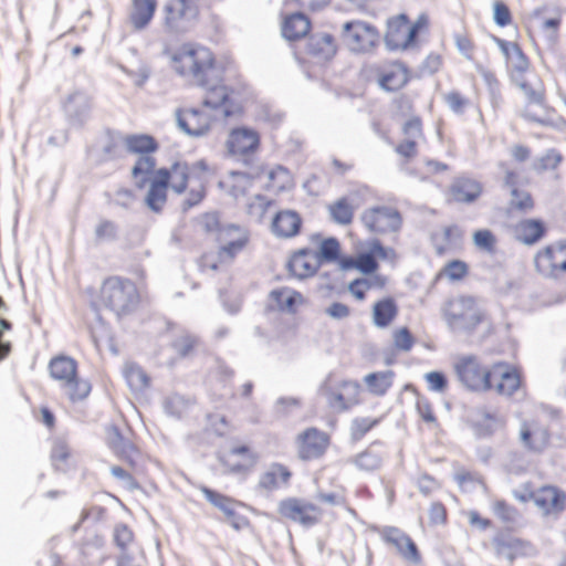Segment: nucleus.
Returning <instances> with one entry per match:
<instances>
[{"label":"nucleus","mask_w":566,"mask_h":566,"mask_svg":"<svg viewBox=\"0 0 566 566\" xmlns=\"http://www.w3.org/2000/svg\"><path fill=\"white\" fill-rule=\"evenodd\" d=\"M321 265L322 262L317 252L304 248L293 252L287 263V270L293 277L305 280L314 276Z\"/></svg>","instance_id":"26"},{"label":"nucleus","mask_w":566,"mask_h":566,"mask_svg":"<svg viewBox=\"0 0 566 566\" xmlns=\"http://www.w3.org/2000/svg\"><path fill=\"white\" fill-rule=\"evenodd\" d=\"M373 285L384 289L387 285V279L381 275H377L373 281L365 277L355 279L348 284V292L356 301L363 302Z\"/></svg>","instance_id":"47"},{"label":"nucleus","mask_w":566,"mask_h":566,"mask_svg":"<svg viewBox=\"0 0 566 566\" xmlns=\"http://www.w3.org/2000/svg\"><path fill=\"white\" fill-rule=\"evenodd\" d=\"M373 72L376 83L386 92H399L413 80L412 70L401 60L384 61Z\"/></svg>","instance_id":"14"},{"label":"nucleus","mask_w":566,"mask_h":566,"mask_svg":"<svg viewBox=\"0 0 566 566\" xmlns=\"http://www.w3.org/2000/svg\"><path fill=\"white\" fill-rule=\"evenodd\" d=\"M494 543L496 546V549L500 553H503L509 549H517L523 546V541L512 536L509 532H501L499 533L495 538Z\"/></svg>","instance_id":"59"},{"label":"nucleus","mask_w":566,"mask_h":566,"mask_svg":"<svg viewBox=\"0 0 566 566\" xmlns=\"http://www.w3.org/2000/svg\"><path fill=\"white\" fill-rule=\"evenodd\" d=\"M156 164L154 157H140L132 168L135 187L137 189L148 187L145 203L150 210L155 212L163 210L167 203L169 190L177 195L187 193L185 203L188 207L202 201L213 174L212 168L205 160L188 163L178 159L170 166L158 169Z\"/></svg>","instance_id":"1"},{"label":"nucleus","mask_w":566,"mask_h":566,"mask_svg":"<svg viewBox=\"0 0 566 566\" xmlns=\"http://www.w3.org/2000/svg\"><path fill=\"white\" fill-rule=\"evenodd\" d=\"M65 396L67 399L75 403L86 399L91 391L92 385L87 379L81 378L78 374L62 385Z\"/></svg>","instance_id":"46"},{"label":"nucleus","mask_w":566,"mask_h":566,"mask_svg":"<svg viewBox=\"0 0 566 566\" xmlns=\"http://www.w3.org/2000/svg\"><path fill=\"white\" fill-rule=\"evenodd\" d=\"M424 139L423 120L419 115L406 118L400 125V135L394 149L405 161H410L419 154V144Z\"/></svg>","instance_id":"15"},{"label":"nucleus","mask_w":566,"mask_h":566,"mask_svg":"<svg viewBox=\"0 0 566 566\" xmlns=\"http://www.w3.org/2000/svg\"><path fill=\"white\" fill-rule=\"evenodd\" d=\"M327 405L335 411L344 412L361 402L363 389L358 380L331 371L319 387Z\"/></svg>","instance_id":"9"},{"label":"nucleus","mask_w":566,"mask_h":566,"mask_svg":"<svg viewBox=\"0 0 566 566\" xmlns=\"http://www.w3.org/2000/svg\"><path fill=\"white\" fill-rule=\"evenodd\" d=\"M303 220L301 216L293 210H281L272 220L273 233L283 239L296 237L302 229Z\"/></svg>","instance_id":"33"},{"label":"nucleus","mask_w":566,"mask_h":566,"mask_svg":"<svg viewBox=\"0 0 566 566\" xmlns=\"http://www.w3.org/2000/svg\"><path fill=\"white\" fill-rule=\"evenodd\" d=\"M342 247L336 238L324 239L319 244V260L327 262H336L339 260Z\"/></svg>","instance_id":"54"},{"label":"nucleus","mask_w":566,"mask_h":566,"mask_svg":"<svg viewBox=\"0 0 566 566\" xmlns=\"http://www.w3.org/2000/svg\"><path fill=\"white\" fill-rule=\"evenodd\" d=\"M448 523V509L440 501L432 502L427 511L426 518L420 520V526L424 528H434L444 526Z\"/></svg>","instance_id":"49"},{"label":"nucleus","mask_w":566,"mask_h":566,"mask_svg":"<svg viewBox=\"0 0 566 566\" xmlns=\"http://www.w3.org/2000/svg\"><path fill=\"white\" fill-rule=\"evenodd\" d=\"M201 492L207 499V501H209L211 504L220 509L223 513L229 511L231 506H241L240 502L209 488H202Z\"/></svg>","instance_id":"55"},{"label":"nucleus","mask_w":566,"mask_h":566,"mask_svg":"<svg viewBox=\"0 0 566 566\" xmlns=\"http://www.w3.org/2000/svg\"><path fill=\"white\" fill-rule=\"evenodd\" d=\"M396 374L394 370L369 373L364 377L367 391L377 397L386 396L394 386Z\"/></svg>","instance_id":"41"},{"label":"nucleus","mask_w":566,"mask_h":566,"mask_svg":"<svg viewBox=\"0 0 566 566\" xmlns=\"http://www.w3.org/2000/svg\"><path fill=\"white\" fill-rule=\"evenodd\" d=\"M157 0H132L129 22L135 30L149 25L157 11Z\"/></svg>","instance_id":"38"},{"label":"nucleus","mask_w":566,"mask_h":566,"mask_svg":"<svg viewBox=\"0 0 566 566\" xmlns=\"http://www.w3.org/2000/svg\"><path fill=\"white\" fill-rule=\"evenodd\" d=\"M269 302L274 310L291 315L297 314L308 303L303 293L290 286L272 290L269 294Z\"/></svg>","instance_id":"27"},{"label":"nucleus","mask_w":566,"mask_h":566,"mask_svg":"<svg viewBox=\"0 0 566 566\" xmlns=\"http://www.w3.org/2000/svg\"><path fill=\"white\" fill-rule=\"evenodd\" d=\"M392 343L395 349L399 352H409L416 339L408 327H399L392 332Z\"/></svg>","instance_id":"57"},{"label":"nucleus","mask_w":566,"mask_h":566,"mask_svg":"<svg viewBox=\"0 0 566 566\" xmlns=\"http://www.w3.org/2000/svg\"><path fill=\"white\" fill-rule=\"evenodd\" d=\"M536 270L548 277L558 280L556 290L566 298V243L554 242L541 249L534 259Z\"/></svg>","instance_id":"10"},{"label":"nucleus","mask_w":566,"mask_h":566,"mask_svg":"<svg viewBox=\"0 0 566 566\" xmlns=\"http://www.w3.org/2000/svg\"><path fill=\"white\" fill-rule=\"evenodd\" d=\"M493 21L499 28H507L514 23L513 12L503 0H495L492 6Z\"/></svg>","instance_id":"53"},{"label":"nucleus","mask_w":566,"mask_h":566,"mask_svg":"<svg viewBox=\"0 0 566 566\" xmlns=\"http://www.w3.org/2000/svg\"><path fill=\"white\" fill-rule=\"evenodd\" d=\"M311 28V20L304 13H292L283 19L282 34L285 39L295 41L307 35Z\"/></svg>","instance_id":"40"},{"label":"nucleus","mask_w":566,"mask_h":566,"mask_svg":"<svg viewBox=\"0 0 566 566\" xmlns=\"http://www.w3.org/2000/svg\"><path fill=\"white\" fill-rule=\"evenodd\" d=\"M292 476L293 472L287 465L273 462L260 474L258 486L263 491H275L289 486Z\"/></svg>","instance_id":"30"},{"label":"nucleus","mask_w":566,"mask_h":566,"mask_svg":"<svg viewBox=\"0 0 566 566\" xmlns=\"http://www.w3.org/2000/svg\"><path fill=\"white\" fill-rule=\"evenodd\" d=\"M382 420V417L380 418H368V417H361V418H355L350 426V436L354 440H360L363 439L370 430H373L375 427H377Z\"/></svg>","instance_id":"51"},{"label":"nucleus","mask_w":566,"mask_h":566,"mask_svg":"<svg viewBox=\"0 0 566 566\" xmlns=\"http://www.w3.org/2000/svg\"><path fill=\"white\" fill-rule=\"evenodd\" d=\"M399 314V306L392 296L377 300L371 307L373 323L379 328L390 326Z\"/></svg>","instance_id":"35"},{"label":"nucleus","mask_w":566,"mask_h":566,"mask_svg":"<svg viewBox=\"0 0 566 566\" xmlns=\"http://www.w3.org/2000/svg\"><path fill=\"white\" fill-rule=\"evenodd\" d=\"M452 368L461 386L475 394L510 398L524 385L523 374L515 365L505 360L489 363L476 354L459 355Z\"/></svg>","instance_id":"2"},{"label":"nucleus","mask_w":566,"mask_h":566,"mask_svg":"<svg viewBox=\"0 0 566 566\" xmlns=\"http://www.w3.org/2000/svg\"><path fill=\"white\" fill-rule=\"evenodd\" d=\"M360 221L368 232L379 235L398 232L402 227L399 210L387 205L365 209L360 214Z\"/></svg>","instance_id":"12"},{"label":"nucleus","mask_w":566,"mask_h":566,"mask_svg":"<svg viewBox=\"0 0 566 566\" xmlns=\"http://www.w3.org/2000/svg\"><path fill=\"white\" fill-rule=\"evenodd\" d=\"M109 448L113 453L123 462H125L130 469L136 468L135 457L139 453L136 446L129 440H125L117 436L115 439L109 441Z\"/></svg>","instance_id":"45"},{"label":"nucleus","mask_w":566,"mask_h":566,"mask_svg":"<svg viewBox=\"0 0 566 566\" xmlns=\"http://www.w3.org/2000/svg\"><path fill=\"white\" fill-rule=\"evenodd\" d=\"M392 105H394L395 114L400 118H405L407 116L410 117L412 115H416L413 101L406 95H401L398 98H396L394 101Z\"/></svg>","instance_id":"62"},{"label":"nucleus","mask_w":566,"mask_h":566,"mask_svg":"<svg viewBox=\"0 0 566 566\" xmlns=\"http://www.w3.org/2000/svg\"><path fill=\"white\" fill-rule=\"evenodd\" d=\"M547 232L545 222L541 219H523L515 226L516 239L527 245L539 242Z\"/></svg>","instance_id":"37"},{"label":"nucleus","mask_w":566,"mask_h":566,"mask_svg":"<svg viewBox=\"0 0 566 566\" xmlns=\"http://www.w3.org/2000/svg\"><path fill=\"white\" fill-rule=\"evenodd\" d=\"M382 458L379 453L373 451L371 449H367L355 458V464L361 470L373 471L378 469L381 465Z\"/></svg>","instance_id":"58"},{"label":"nucleus","mask_w":566,"mask_h":566,"mask_svg":"<svg viewBox=\"0 0 566 566\" xmlns=\"http://www.w3.org/2000/svg\"><path fill=\"white\" fill-rule=\"evenodd\" d=\"M280 518L310 528L323 518V510L314 502L298 496H287L277 503Z\"/></svg>","instance_id":"11"},{"label":"nucleus","mask_w":566,"mask_h":566,"mask_svg":"<svg viewBox=\"0 0 566 566\" xmlns=\"http://www.w3.org/2000/svg\"><path fill=\"white\" fill-rule=\"evenodd\" d=\"M493 41L504 56L509 78L533 70L530 57L518 42L507 41L499 36H493Z\"/></svg>","instance_id":"24"},{"label":"nucleus","mask_w":566,"mask_h":566,"mask_svg":"<svg viewBox=\"0 0 566 566\" xmlns=\"http://www.w3.org/2000/svg\"><path fill=\"white\" fill-rule=\"evenodd\" d=\"M124 377L133 391H144L150 385V378L137 364L130 363L125 366Z\"/></svg>","instance_id":"48"},{"label":"nucleus","mask_w":566,"mask_h":566,"mask_svg":"<svg viewBox=\"0 0 566 566\" xmlns=\"http://www.w3.org/2000/svg\"><path fill=\"white\" fill-rule=\"evenodd\" d=\"M462 238V231L458 226L444 227L440 234L434 237V251L443 256L450 252Z\"/></svg>","instance_id":"44"},{"label":"nucleus","mask_w":566,"mask_h":566,"mask_svg":"<svg viewBox=\"0 0 566 566\" xmlns=\"http://www.w3.org/2000/svg\"><path fill=\"white\" fill-rule=\"evenodd\" d=\"M343 40L349 50L367 53L379 45L380 33L375 25L357 20L344 25Z\"/></svg>","instance_id":"16"},{"label":"nucleus","mask_w":566,"mask_h":566,"mask_svg":"<svg viewBox=\"0 0 566 566\" xmlns=\"http://www.w3.org/2000/svg\"><path fill=\"white\" fill-rule=\"evenodd\" d=\"M470 275V265L468 262L453 259L448 261L436 274V281L446 280L450 283H459Z\"/></svg>","instance_id":"42"},{"label":"nucleus","mask_w":566,"mask_h":566,"mask_svg":"<svg viewBox=\"0 0 566 566\" xmlns=\"http://www.w3.org/2000/svg\"><path fill=\"white\" fill-rule=\"evenodd\" d=\"M296 453L302 461L321 459L331 446V436L315 427L300 432L295 438Z\"/></svg>","instance_id":"17"},{"label":"nucleus","mask_w":566,"mask_h":566,"mask_svg":"<svg viewBox=\"0 0 566 566\" xmlns=\"http://www.w3.org/2000/svg\"><path fill=\"white\" fill-rule=\"evenodd\" d=\"M71 451L69 446L63 441H55L52 451L51 460L55 467L61 468L70 459Z\"/></svg>","instance_id":"61"},{"label":"nucleus","mask_w":566,"mask_h":566,"mask_svg":"<svg viewBox=\"0 0 566 566\" xmlns=\"http://www.w3.org/2000/svg\"><path fill=\"white\" fill-rule=\"evenodd\" d=\"M123 144L126 150L140 157H154L153 155L158 151V140L149 134H128L123 137Z\"/></svg>","instance_id":"36"},{"label":"nucleus","mask_w":566,"mask_h":566,"mask_svg":"<svg viewBox=\"0 0 566 566\" xmlns=\"http://www.w3.org/2000/svg\"><path fill=\"white\" fill-rule=\"evenodd\" d=\"M200 228L206 240L216 245L214 251L201 255L200 264L203 269L218 270L230 264L250 243L247 229L222 223L216 213H206L201 218Z\"/></svg>","instance_id":"4"},{"label":"nucleus","mask_w":566,"mask_h":566,"mask_svg":"<svg viewBox=\"0 0 566 566\" xmlns=\"http://www.w3.org/2000/svg\"><path fill=\"white\" fill-rule=\"evenodd\" d=\"M416 409L421 420L429 427L437 429L440 427L433 405L426 397H419L416 402Z\"/></svg>","instance_id":"50"},{"label":"nucleus","mask_w":566,"mask_h":566,"mask_svg":"<svg viewBox=\"0 0 566 566\" xmlns=\"http://www.w3.org/2000/svg\"><path fill=\"white\" fill-rule=\"evenodd\" d=\"M444 316L448 324L468 334L474 333L482 324L488 325L486 335L494 333V326L486 313L482 310L479 301L472 295H460L448 302Z\"/></svg>","instance_id":"7"},{"label":"nucleus","mask_w":566,"mask_h":566,"mask_svg":"<svg viewBox=\"0 0 566 566\" xmlns=\"http://www.w3.org/2000/svg\"><path fill=\"white\" fill-rule=\"evenodd\" d=\"M483 192L482 184L468 176L457 178L449 188L451 200L461 203H472L480 198Z\"/></svg>","instance_id":"32"},{"label":"nucleus","mask_w":566,"mask_h":566,"mask_svg":"<svg viewBox=\"0 0 566 566\" xmlns=\"http://www.w3.org/2000/svg\"><path fill=\"white\" fill-rule=\"evenodd\" d=\"M518 499L532 501L545 517H558L566 511V491L555 484H543Z\"/></svg>","instance_id":"13"},{"label":"nucleus","mask_w":566,"mask_h":566,"mask_svg":"<svg viewBox=\"0 0 566 566\" xmlns=\"http://www.w3.org/2000/svg\"><path fill=\"white\" fill-rule=\"evenodd\" d=\"M443 64L444 61L442 54L431 52L423 60L421 69L424 73L433 75L442 70Z\"/></svg>","instance_id":"63"},{"label":"nucleus","mask_w":566,"mask_h":566,"mask_svg":"<svg viewBox=\"0 0 566 566\" xmlns=\"http://www.w3.org/2000/svg\"><path fill=\"white\" fill-rule=\"evenodd\" d=\"M144 287L128 277L107 276L101 284L97 298L92 303L95 311L106 308L123 317L137 310L142 303Z\"/></svg>","instance_id":"6"},{"label":"nucleus","mask_w":566,"mask_h":566,"mask_svg":"<svg viewBox=\"0 0 566 566\" xmlns=\"http://www.w3.org/2000/svg\"><path fill=\"white\" fill-rule=\"evenodd\" d=\"M504 185L510 191L506 208L509 214L525 216L533 212L536 207V200L533 193L521 185L517 171L507 170L504 176Z\"/></svg>","instance_id":"19"},{"label":"nucleus","mask_w":566,"mask_h":566,"mask_svg":"<svg viewBox=\"0 0 566 566\" xmlns=\"http://www.w3.org/2000/svg\"><path fill=\"white\" fill-rule=\"evenodd\" d=\"M385 541L394 546L405 559L412 563L420 562L421 555L416 543L408 534L399 528H389L385 534Z\"/></svg>","instance_id":"34"},{"label":"nucleus","mask_w":566,"mask_h":566,"mask_svg":"<svg viewBox=\"0 0 566 566\" xmlns=\"http://www.w3.org/2000/svg\"><path fill=\"white\" fill-rule=\"evenodd\" d=\"M520 439L528 451L542 453L552 446L553 436L545 421L533 418L521 424Z\"/></svg>","instance_id":"21"},{"label":"nucleus","mask_w":566,"mask_h":566,"mask_svg":"<svg viewBox=\"0 0 566 566\" xmlns=\"http://www.w3.org/2000/svg\"><path fill=\"white\" fill-rule=\"evenodd\" d=\"M261 166L264 168V172L259 180L262 181V186L265 190L273 193H281L295 187L294 177L287 168L281 165L271 168L263 165Z\"/></svg>","instance_id":"29"},{"label":"nucleus","mask_w":566,"mask_h":566,"mask_svg":"<svg viewBox=\"0 0 566 566\" xmlns=\"http://www.w3.org/2000/svg\"><path fill=\"white\" fill-rule=\"evenodd\" d=\"M198 17V4L188 0H168L163 7V23L170 30H186Z\"/></svg>","instance_id":"18"},{"label":"nucleus","mask_w":566,"mask_h":566,"mask_svg":"<svg viewBox=\"0 0 566 566\" xmlns=\"http://www.w3.org/2000/svg\"><path fill=\"white\" fill-rule=\"evenodd\" d=\"M171 69L181 77L208 90L222 85V66L213 51L197 42H184L168 51Z\"/></svg>","instance_id":"5"},{"label":"nucleus","mask_w":566,"mask_h":566,"mask_svg":"<svg viewBox=\"0 0 566 566\" xmlns=\"http://www.w3.org/2000/svg\"><path fill=\"white\" fill-rule=\"evenodd\" d=\"M260 146V134L255 129L248 127L233 128L226 142L229 155L245 163L259 150Z\"/></svg>","instance_id":"20"},{"label":"nucleus","mask_w":566,"mask_h":566,"mask_svg":"<svg viewBox=\"0 0 566 566\" xmlns=\"http://www.w3.org/2000/svg\"><path fill=\"white\" fill-rule=\"evenodd\" d=\"M511 82L522 91L528 105H544L546 88L543 78L533 69L510 77Z\"/></svg>","instance_id":"25"},{"label":"nucleus","mask_w":566,"mask_h":566,"mask_svg":"<svg viewBox=\"0 0 566 566\" xmlns=\"http://www.w3.org/2000/svg\"><path fill=\"white\" fill-rule=\"evenodd\" d=\"M264 172L262 166H251L248 171H231L222 186L233 196L245 193Z\"/></svg>","instance_id":"31"},{"label":"nucleus","mask_w":566,"mask_h":566,"mask_svg":"<svg viewBox=\"0 0 566 566\" xmlns=\"http://www.w3.org/2000/svg\"><path fill=\"white\" fill-rule=\"evenodd\" d=\"M201 492L207 499V501H209L211 504L220 509L223 513L229 511L231 506H241L240 502L209 488H202Z\"/></svg>","instance_id":"56"},{"label":"nucleus","mask_w":566,"mask_h":566,"mask_svg":"<svg viewBox=\"0 0 566 566\" xmlns=\"http://www.w3.org/2000/svg\"><path fill=\"white\" fill-rule=\"evenodd\" d=\"M48 369L50 376L62 386L77 375L78 366L75 359L65 355H57L51 358Z\"/></svg>","instance_id":"39"},{"label":"nucleus","mask_w":566,"mask_h":566,"mask_svg":"<svg viewBox=\"0 0 566 566\" xmlns=\"http://www.w3.org/2000/svg\"><path fill=\"white\" fill-rule=\"evenodd\" d=\"M472 239H473L474 245L479 250L490 253V254L495 253L497 239L491 230H488V229L476 230L473 233Z\"/></svg>","instance_id":"52"},{"label":"nucleus","mask_w":566,"mask_h":566,"mask_svg":"<svg viewBox=\"0 0 566 566\" xmlns=\"http://www.w3.org/2000/svg\"><path fill=\"white\" fill-rule=\"evenodd\" d=\"M430 24L431 21L427 13H421L415 21L403 13L395 15L387 22L386 44L389 49L398 51L417 48L420 38L428 34Z\"/></svg>","instance_id":"8"},{"label":"nucleus","mask_w":566,"mask_h":566,"mask_svg":"<svg viewBox=\"0 0 566 566\" xmlns=\"http://www.w3.org/2000/svg\"><path fill=\"white\" fill-rule=\"evenodd\" d=\"M259 457L247 444L235 446L224 451L220 461L228 473L247 475L256 467Z\"/></svg>","instance_id":"23"},{"label":"nucleus","mask_w":566,"mask_h":566,"mask_svg":"<svg viewBox=\"0 0 566 566\" xmlns=\"http://www.w3.org/2000/svg\"><path fill=\"white\" fill-rule=\"evenodd\" d=\"M560 163L562 156L555 150H549L537 160L535 169L539 172L555 170Z\"/></svg>","instance_id":"60"},{"label":"nucleus","mask_w":566,"mask_h":566,"mask_svg":"<svg viewBox=\"0 0 566 566\" xmlns=\"http://www.w3.org/2000/svg\"><path fill=\"white\" fill-rule=\"evenodd\" d=\"M243 91V87L228 85L209 87L200 107H187L178 111L179 126L189 135L201 136L209 132L216 119L213 109H221L227 117L242 114Z\"/></svg>","instance_id":"3"},{"label":"nucleus","mask_w":566,"mask_h":566,"mask_svg":"<svg viewBox=\"0 0 566 566\" xmlns=\"http://www.w3.org/2000/svg\"><path fill=\"white\" fill-rule=\"evenodd\" d=\"M306 50V55L301 52L295 53L298 61L305 62L306 56L327 61L335 56L337 52L336 39L326 32L315 33L308 38Z\"/></svg>","instance_id":"28"},{"label":"nucleus","mask_w":566,"mask_h":566,"mask_svg":"<svg viewBox=\"0 0 566 566\" xmlns=\"http://www.w3.org/2000/svg\"><path fill=\"white\" fill-rule=\"evenodd\" d=\"M370 251L357 254L345 263L364 274H373L379 269L378 259L395 262L397 252L392 248L385 247L378 239L370 241Z\"/></svg>","instance_id":"22"},{"label":"nucleus","mask_w":566,"mask_h":566,"mask_svg":"<svg viewBox=\"0 0 566 566\" xmlns=\"http://www.w3.org/2000/svg\"><path fill=\"white\" fill-rule=\"evenodd\" d=\"M332 220L340 226H349L355 216V206L347 197L338 198L327 207Z\"/></svg>","instance_id":"43"},{"label":"nucleus","mask_w":566,"mask_h":566,"mask_svg":"<svg viewBox=\"0 0 566 566\" xmlns=\"http://www.w3.org/2000/svg\"><path fill=\"white\" fill-rule=\"evenodd\" d=\"M424 379L432 391L443 392L448 387V379L441 371H430L426 374Z\"/></svg>","instance_id":"64"}]
</instances>
